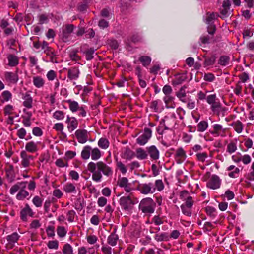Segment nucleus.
<instances>
[{"mask_svg": "<svg viewBox=\"0 0 254 254\" xmlns=\"http://www.w3.org/2000/svg\"><path fill=\"white\" fill-rule=\"evenodd\" d=\"M87 169L92 173V179L96 182H99L101 181L102 173L107 177L111 176L113 174L112 168L102 161L96 163L90 162L87 165Z\"/></svg>", "mask_w": 254, "mask_h": 254, "instance_id": "1", "label": "nucleus"}, {"mask_svg": "<svg viewBox=\"0 0 254 254\" xmlns=\"http://www.w3.org/2000/svg\"><path fill=\"white\" fill-rule=\"evenodd\" d=\"M180 198L185 201V203L181 205L182 213L188 216H190L192 214V207L194 203L192 197L188 191L184 190L180 193Z\"/></svg>", "mask_w": 254, "mask_h": 254, "instance_id": "2", "label": "nucleus"}, {"mask_svg": "<svg viewBox=\"0 0 254 254\" xmlns=\"http://www.w3.org/2000/svg\"><path fill=\"white\" fill-rule=\"evenodd\" d=\"M156 204L153 200L149 197L143 199L139 205V209L143 213L151 214L154 212Z\"/></svg>", "mask_w": 254, "mask_h": 254, "instance_id": "3", "label": "nucleus"}, {"mask_svg": "<svg viewBox=\"0 0 254 254\" xmlns=\"http://www.w3.org/2000/svg\"><path fill=\"white\" fill-rule=\"evenodd\" d=\"M137 190H138L141 194L145 195L153 194L156 191L154 184L152 182L139 183L137 186Z\"/></svg>", "mask_w": 254, "mask_h": 254, "instance_id": "4", "label": "nucleus"}, {"mask_svg": "<svg viewBox=\"0 0 254 254\" xmlns=\"http://www.w3.org/2000/svg\"><path fill=\"white\" fill-rule=\"evenodd\" d=\"M18 69H16L15 72L6 71L4 73V79L5 81L9 84H16L18 80Z\"/></svg>", "mask_w": 254, "mask_h": 254, "instance_id": "5", "label": "nucleus"}, {"mask_svg": "<svg viewBox=\"0 0 254 254\" xmlns=\"http://www.w3.org/2000/svg\"><path fill=\"white\" fill-rule=\"evenodd\" d=\"M119 203L122 208L124 210H129L131 206L134 204L132 200V196L131 194L127 196H123L119 200Z\"/></svg>", "mask_w": 254, "mask_h": 254, "instance_id": "6", "label": "nucleus"}, {"mask_svg": "<svg viewBox=\"0 0 254 254\" xmlns=\"http://www.w3.org/2000/svg\"><path fill=\"white\" fill-rule=\"evenodd\" d=\"M152 136V130L149 128H145L144 132L136 139L137 143L140 145H144Z\"/></svg>", "mask_w": 254, "mask_h": 254, "instance_id": "7", "label": "nucleus"}, {"mask_svg": "<svg viewBox=\"0 0 254 254\" xmlns=\"http://www.w3.org/2000/svg\"><path fill=\"white\" fill-rule=\"evenodd\" d=\"M20 157L21 158V165L25 168L30 166L31 162L34 160V157L27 153V152L23 150L20 153Z\"/></svg>", "mask_w": 254, "mask_h": 254, "instance_id": "8", "label": "nucleus"}, {"mask_svg": "<svg viewBox=\"0 0 254 254\" xmlns=\"http://www.w3.org/2000/svg\"><path fill=\"white\" fill-rule=\"evenodd\" d=\"M65 123L67 124V128L69 132H72L76 129L78 126V121L74 117L67 116Z\"/></svg>", "mask_w": 254, "mask_h": 254, "instance_id": "9", "label": "nucleus"}, {"mask_svg": "<svg viewBox=\"0 0 254 254\" xmlns=\"http://www.w3.org/2000/svg\"><path fill=\"white\" fill-rule=\"evenodd\" d=\"M221 180L216 175H213L207 183V187L210 189L215 190L220 188Z\"/></svg>", "mask_w": 254, "mask_h": 254, "instance_id": "10", "label": "nucleus"}, {"mask_svg": "<svg viewBox=\"0 0 254 254\" xmlns=\"http://www.w3.org/2000/svg\"><path fill=\"white\" fill-rule=\"evenodd\" d=\"M89 133L85 129H77L75 132V136L80 143H85L88 139Z\"/></svg>", "mask_w": 254, "mask_h": 254, "instance_id": "11", "label": "nucleus"}, {"mask_svg": "<svg viewBox=\"0 0 254 254\" xmlns=\"http://www.w3.org/2000/svg\"><path fill=\"white\" fill-rule=\"evenodd\" d=\"M80 74L79 69L77 67H71L67 69V78L70 81L77 80Z\"/></svg>", "mask_w": 254, "mask_h": 254, "instance_id": "12", "label": "nucleus"}, {"mask_svg": "<svg viewBox=\"0 0 254 254\" xmlns=\"http://www.w3.org/2000/svg\"><path fill=\"white\" fill-rule=\"evenodd\" d=\"M20 236L17 232H14L11 235H9L6 237V240L8 243L6 244L7 248L12 249L15 246V244L17 242Z\"/></svg>", "mask_w": 254, "mask_h": 254, "instance_id": "13", "label": "nucleus"}, {"mask_svg": "<svg viewBox=\"0 0 254 254\" xmlns=\"http://www.w3.org/2000/svg\"><path fill=\"white\" fill-rule=\"evenodd\" d=\"M74 26L73 24H67L63 29L62 39L64 42H66L70 35L73 31Z\"/></svg>", "mask_w": 254, "mask_h": 254, "instance_id": "14", "label": "nucleus"}, {"mask_svg": "<svg viewBox=\"0 0 254 254\" xmlns=\"http://www.w3.org/2000/svg\"><path fill=\"white\" fill-rule=\"evenodd\" d=\"M135 156V153L131 150L128 147H126L122 149L121 154V157L124 159L130 160Z\"/></svg>", "mask_w": 254, "mask_h": 254, "instance_id": "15", "label": "nucleus"}, {"mask_svg": "<svg viewBox=\"0 0 254 254\" xmlns=\"http://www.w3.org/2000/svg\"><path fill=\"white\" fill-rule=\"evenodd\" d=\"M20 218L23 221H27V216L33 217L34 213L28 204H26L23 209H21L20 213Z\"/></svg>", "mask_w": 254, "mask_h": 254, "instance_id": "16", "label": "nucleus"}, {"mask_svg": "<svg viewBox=\"0 0 254 254\" xmlns=\"http://www.w3.org/2000/svg\"><path fill=\"white\" fill-rule=\"evenodd\" d=\"M88 47L87 44H83L81 46L80 51L84 55H85L86 59L87 60H90L93 58V54L95 52L93 48H87Z\"/></svg>", "mask_w": 254, "mask_h": 254, "instance_id": "17", "label": "nucleus"}, {"mask_svg": "<svg viewBox=\"0 0 254 254\" xmlns=\"http://www.w3.org/2000/svg\"><path fill=\"white\" fill-rule=\"evenodd\" d=\"M211 109L214 114H216L218 116L220 115L224 116V113L226 112V108L223 107L219 101L214 103L213 106H211Z\"/></svg>", "mask_w": 254, "mask_h": 254, "instance_id": "18", "label": "nucleus"}, {"mask_svg": "<svg viewBox=\"0 0 254 254\" xmlns=\"http://www.w3.org/2000/svg\"><path fill=\"white\" fill-rule=\"evenodd\" d=\"M174 157L177 163L181 164L185 161L187 155L184 150L182 147H180L176 150Z\"/></svg>", "mask_w": 254, "mask_h": 254, "instance_id": "19", "label": "nucleus"}, {"mask_svg": "<svg viewBox=\"0 0 254 254\" xmlns=\"http://www.w3.org/2000/svg\"><path fill=\"white\" fill-rule=\"evenodd\" d=\"M213 130L210 131V133L215 136H224V134L226 131V129L223 128L222 126L221 125L218 124H215L212 126Z\"/></svg>", "mask_w": 254, "mask_h": 254, "instance_id": "20", "label": "nucleus"}, {"mask_svg": "<svg viewBox=\"0 0 254 254\" xmlns=\"http://www.w3.org/2000/svg\"><path fill=\"white\" fill-rule=\"evenodd\" d=\"M146 149L151 159L156 160L159 158V151L155 145H151Z\"/></svg>", "mask_w": 254, "mask_h": 254, "instance_id": "21", "label": "nucleus"}, {"mask_svg": "<svg viewBox=\"0 0 254 254\" xmlns=\"http://www.w3.org/2000/svg\"><path fill=\"white\" fill-rule=\"evenodd\" d=\"M44 53L46 55V57L49 59V61L53 63H58L56 57L57 52L53 48H51L46 51H44Z\"/></svg>", "mask_w": 254, "mask_h": 254, "instance_id": "22", "label": "nucleus"}, {"mask_svg": "<svg viewBox=\"0 0 254 254\" xmlns=\"http://www.w3.org/2000/svg\"><path fill=\"white\" fill-rule=\"evenodd\" d=\"M7 59L8 63L6 64L10 67H15L19 64V58L14 54H8Z\"/></svg>", "mask_w": 254, "mask_h": 254, "instance_id": "23", "label": "nucleus"}, {"mask_svg": "<svg viewBox=\"0 0 254 254\" xmlns=\"http://www.w3.org/2000/svg\"><path fill=\"white\" fill-rule=\"evenodd\" d=\"M27 182H20L13 185L10 189V193L11 194H15L18 190L21 189L26 188Z\"/></svg>", "mask_w": 254, "mask_h": 254, "instance_id": "24", "label": "nucleus"}, {"mask_svg": "<svg viewBox=\"0 0 254 254\" xmlns=\"http://www.w3.org/2000/svg\"><path fill=\"white\" fill-rule=\"evenodd\" d=\"M22 99L24 100L23 103L24 106L28 109L32 107L33 98L28 92L23 94Z\"/></svg>", "mask_w": 254, "mask_h": 254, "instance_id": "25", "label": "nucleus"}, {"mask_svg": "<svg viewBox=\"0 0 254 254\" xmlns=\"http://www.w3.org/2000/svg\"><path fill=\"white\" fill-rule=\"evenodd\" d=\"M232 126L234 130L238 134H240L242 132L244 125L240 120L234 121L230 125Z\"/></svg>", "mask_w": 254, "mask_h": 254, "instance_id": "26", "label": "nucleus"}, {"mask_svg": "<svg viewBox=\"0 0 254 254\" xmlns=\"http://www.w3.org/2000/svg\"><path fill=\"white\" fill-rule=\"evenodd\" d=\"M25 151L29 153H35L38 150V143L33 141L27 142L25 145Z\"/></svg>", "mask_w": 254, "mask_h": 254, "instance_id": "27", "label": "nucleus"}, {"mask_svg": "<svg viewBox=\"0 0 254 254\" xmlns=\"http://www.w3.org/2000/svg\"><path fill=\"white\" fill-rule=\"evenodd\" d=\"M203 57L204 58L203 63L204 67L212 65L215 64L216 59L215 55H212L210 57L204 55Z\"/></svg>", "mask_w": 254, "mask_h": 254, "instance_id": "28", "label": "nucleus"}, {"mask_svg": "<svg viewBox=\"0 0 254 254\" xmlns=\"http://www.w3.org/2000/svg\"><path fill=\"white\" fill-rule=\"evenodd\" d=\"M186 75L184 74H177L175 75V78L172 81V84L174 85H178L182 84L186 79Z\"/></svg>", "mask_w": 254, "mask_h": 254, "instance_id": "29", "label": "nucleus"}, {"mask_svg": "<svg viewBox=\"0 0 254 254\" xmlns=\"http://www.w3.org/2000/svg\"><path fill=\"white\" fill-rule=\"evenodd\" d=\"M154 239L157 242L167 241L169 240V236L168 233L166 232L156 233L154 236Z\"/></svg>", "mask_w": 254, "mask_h": 254, "instance_id": "30", "label": "nucleus"}, {"mask_svg": "<svg viewBox=\"0 0 254 254\" xmlns=\"http://www.w3.org/2000/svg\"><path fill=\"white\" fill-rule=\"evenodd\" d=\"M33 83L36 87L40 88L43 87L44 86L45 80L41 76H34L33 78Z\"/></svg>", "mask_w": 254, "mask_h": 254, "instance_id": "31", "label": "nucleus"}, {"mask_svg": "<svg viewBox=\"0 0 254 254\" xmlns=\"http://www.w3.org/2000/svg\"><path fill=\"white\" fill-rule=\"evenodd\" d=\"M174 98L170 96H166L164 98V101L167 108H175L176 104L174 101Z\"/></svg>", "mask_w": 254, "mask_h": 254, "instance_id": "32", "label": "nucleus"}, {"mask_svg": "<svg viewBox=\"0 0 254 254\" xmlns=\"http://www.w3.org/2000/svg\"><path fill=\"white\" fill-rule=\"evenodd\" d=\"M5 172L7 178L12 181L15 177L13 166L12 165H8L5 168Z\"/></svg>", "mask_w": 254, "mask_h": 254, "instance_id": "33", "label": "nucleus"}, {"mask_svg": "<svg viewBox=\"0 0 254 254\" xmlns=\"http://www.w3.org/2000/svg\"><path fill=\"white\" fill-rule=\"evenodd\" d=\"M66 102L68 104L69 108L72 112H76L78 110L80 106L76 101L69 99L66 100Z\"/></svg>", "mask_w": 254, "mask_h": 254, "instance_id": "34", "label": "nucleus"}, {"mask_svg": "<svg viewBox=\"0 0 254 254\" xmlns=\"http://www.w3.org/2000/svg\"><path fill=\"white\" fill-rule=\"evenodd\" d=\"M91 147L90 146H85L81 151V156L83 159L87 160L89 158L91 154Z\"/></svg>", "mask_w": 254, "mask_h": 254, "instance_id": "35", "label": "nucleus"}, {"mask_svg": "<svg viewBox=\"0 0 254 254\" xmlns=\"http://www.w3.org/2000/svg\"><path fill=\"white\" fill-rule=\"evenodd\" d=\"M91 157L93 160H97L100 159L102 156L100 150L97 147L93 149L91 148Z\"/></svg>", "mask_w": 254, "mask_h": 254, "instance_id": "36", "label": "nucleus"}, {"mask_svg": "<svg viewBox=\"0 0 254 254\" xmlns=\"http://www.w3.org/2000/svg\"><path fill=\"white\" fill-rule=\"evenodd\" d=\"M64 191L66 193H76V187L74 184L71 183H67L64 187Z\"/></svg>", "mask_w": 254, "mask_h": 254, "instance_id": "37", "label": "nucleus"}, {"mask_svg": "<svg viewBox=\"0 0 254 254\" xmlns=\"http://www.w3.org/2000/svg\"><path fill=\"white\" fill-rule=\"evenodd\" d=\"M230 3L229 0H224L223 2L222 9L220 10V13L226 17L227 15L228 10L230 9Z\"/></svg>", "mask_w": 254, "mask_h": 254, "instance_id": "38", "label": "nucleus"}, {"mask_svg": "<svg viewBox=\"0 0 254 254\" xmlns=\"http://www.w3.org/2000/svg\"><path fill=\"white\" fill-rule=\"evenodd\" d=\"M216 16H218V15L217 13H215L214 12H208L206 14L205 23L207 24H214L213 23L214 22V20L216 19Z\"/></svg>", "mask_w": 254, "mask_h": 254, "instance_id": "39", "label": "nucleus"}, {"mask_svg": "<svg viewBox=\"0 0 254 254\" xmlns=\"http://www.w3.org/2000/svg\"><path fill=\"white\" fill-rule=\"evenodd\" d=\"M136 157L141 160H144L147 158L148 154L142 148H138L136 150Z\"/></svg>", "mask_w": 254, "mask_h": 254, "instance_id": "40", "label": "nucleus"}, {"mask_svg": "<svg viewBox=\"0 0 254 254\" xmlns=\"http://www.w3.org/2000/svg\"><path fill=\"white\" fill-rule=\"evenodd\" d=\"M186 87L185 86H184L183 87H181L179 91L176 93V95L179 99L182 101L183 102H186L187 101L186 100V94L185 92V88Z\"/></svg>", "mask_w": 254, "mask_h": 254, "instance_id": "41", "label": "nucleus"}, {"mask_svg": "<svg viewBox=\"0 0 254 254\" xmlns=\"http://www.w3.org/2000/svg\"><path fill=\"white\" fill-rule=\"evenodd\" d=\"M230 62V57L227 55H222L219 57L218 61V64L223 66H227L229 64Z\"/></svg>", "mask_w": 254, "mask_h": 254, "instance_id": "42", "label": "nucleus"}, {"mask_svg": "<svg viewBox=\"0 0 254 254\" xmlns=\"http://www.w3.org/2000/svg\"><path fill=\"white\" fill-rule=\"evenodd\" d=\"M29 195V192L25 190V188L21 189L16 195V199L19 200H24Z\"/></svg>", "mask_w": 254, "mask_h": 254, "instance_id": "43", "label": "nucleus"}, {"mask_svg": "<svg viewBox=\"0 0 254 254\" xmlns=\"http://www.w3.org/2000/svg\"><path fill=\"white\" fill-rule=\"evenodd\" d=\"M118 239V235L115 233H112L108 237L107 242L110 245L114 246L116 245Z\"/></svg>", "mask_w": 254, "mask_h": 254, "instance_id": "44", "label": "nucleus"}, {"mask_svg": "<svg viewBox=\"0 0 254 254\" xmlns=\"http://www.w3.org/2000/svg\"><path fill=\"white\" fill-rule=\"evenodd\" d=\"M139 60L144 66L146 67L150 64L151 58L148 56L144 55L139 57Z\"/></svg>", "mask_w": 254, "mask_h": 254, "instance_id": "45", "label": "nucleus"}, {"mask_svg": "<svg viewBox=\"0 0 254 254\" xmlns=\"http://www.w3.org/2000/svg\"><path fill=\"white\" fill-rule=\"evenodd\" d=\"M98 145L103 149H106L109 146V142L106 138H101L98 142Z\"/></svg>", "mask_w": 254, "mask_h": 254, "instance_id": "46", "label": "nucleus"}, {"mask_svg": "<svg viewBox=\"0 0 254 254\" xmlns=\"http://www.w3.org/2000/svg\"><path fill=\"white\" fill-rule=\"evenodd\" d=\"M62 252L64 254H73V248L68 243H66L64 245Z\"/></svg>", "mask_w": 254, "mask_h": 254, "instance_id": "47", "label": "nucleus"}, {"mask_svg": "<svg viewBox=\"0 0 254 254\" xmlns=\"http://www.w3.org/2000/svg\"><path fill=\"white\" fill-rule=\"evenodd\" d=\"M207 122L205 121H202L197 124V131L198 132H203L207 129Z\"/></svg>", "mask_w": 254, "mask_h": 254, "instance_id": "48", "label": "nucleus"}, {"mask_svg": "<svg viewBox=\"0 0 254 254\" xmlns=\"http://www.w3.org/2000/svg\"><path fill=\"white\" fill-rule=\"evenodd\" d=\"M53 117L57 120H63L64 118L65 113L62 111L57 110L53 113Z\"/></svg>", "mask_w": 254, "mask_h": 254, "instance_id": "49", "label": "nucleus"}, {"mask_svg": "<svg viewBox=\"0 0 254 254\" xmlns=\"http://www.w3.org/2000/svg\"><path fill=\"white\" fill-rule=\"evenodd\" d=\"M167 121V124L170 127H173L176 124V117L174 114L171 116L170 117H165V119Z\"/></svg>", "mask_w": 254, "mask_h": 254, "instance_id": "50", "label": "nucleus"}, {"mask_svg": "<svg viewBox=\"0 0 254 254\" xmlns=\"http://www.w3.org/2000/svg\"><path fill=\"white\" fill-rule=\"evenodd\" d=\"M208 156L207 153L205 152H198L196 154L197 159L202 162H204Z\"/></svg>", "mask_w": 254, "mask_h": 254, "instance_id": "51", "label": "nucleus"}, {"mask_svg": "<svg viewBox=\"0 0 254 254\" xmlns=\"http://www.w3.org/2000/svg\"><path fill=\"white\" fill-rule=\"evenodd\" d=\"M2 99L1 102L9 101L12 98V94L9 91H4L1 94Z\"/></svg>", "mask_w": 254, "mask_h": 254, "instance_id": "52", "label": "nucleus"}, {"mask_svg": "<svg viewBox=\"0 0 254 254\" xmlns=\"http://www.w3.org/2000/svg\"><path fill=\"white\" fill-rule=\"evenodd\" d=\"M57 233L58 235L61 237H64L67 233L65 228L63 226H58L57 228Z\"/></svg>", "mask_w": 254, "mask_h": 254, "instance_id": "53", "label": "nucleus"}, {"mask_svg": "<svg viewBox=\"0 0 254 254\" xmlns=\"http://www.w3.org/2000/svg\"><path fill=\"white\" fill-rule=\"evenodd\" d=\"M128 183V179L125 177L119 178L117 181V185L121 188L125 187Z\"/></svg>", "mask_w": 254, "mask_h": 254, "instance_id": "54", "label": "nucleus"}, {"mask_svg": "<svg viewBox=\"0 0 254 254\" xmlns=\"http://www.w3.org/2000/svg\"><path fill=\"white\" fill-rule=\"evenodd\" d=\"M43 199L38 196H35L32 199L33 203L37 207H40L42 205Z\"/></svg>", "mask_w": 254, "mask_h": 254, "instance_id": "55", "label": "nucleus"}, {"mask_svg": "<svg viewBox=\"0 0 254 254\" xmlns=\"http://www.w3.org/2000/svg\"><path fill=\"white\" fill-rule=\"evenodd\" d=\"M47 246L50 249L57 250L59 247V242L57 240L49 241L47 244Z\"/></svg>", "mask_w": 254, "mask_h": 254, "instance_id": "56", "label": "nucleus"}, {"mask_svg": "<svg viewBox=\"0 0 254 254\" xmlns=\"http://www.w3.org/2000/svg\"><path fill=\"white\" fill-rule=\"evenodd\" d=\"M55 164L59 167H67L68 165L67 161L64 162V159L62 158L57 159L55 162Z\"/></svg>", "mask_w": 254, "mask_h": 254, "instance_id": "57", "label": "nucleus"}, {"mask_svg": "<svg viewBox=\"0 0 254 254\" xmlns=\"http://www.w3.org/2000/svg\"><path fill=\"white\" fill-rule=\"evenodd\" d=\"M206 101L209 104L211 105V106H213L214 103H216L218 102L216 101V97L215 94L208 96L206 98Z\"/></svg>", "mask_w": 254, "mask_h": 254, "instance_id": "58", "label": "nucleus"}, {"mask_svg": "<svg viewBox=\"0 0 254 254\" xmlns=\"http://www.w3.org/2000/svg\"><path fill=\"white\" fill-rule=\"evenodd\" d=\"M237 150V146L234 142H231L227 145V151L230 154H232L236 151Z\"/></svg>", "mask_w": 254, "mask_h": 254, "instance_id": "59", "label": "nucleus"}, {"mask_svg": "<svg viewBox=\"0 0 254 254\" xmlns=\"http://www.w3.org/2000/svg\"><path fill=\"white\" fill-rule=\"evenodd\" d=\"M156 189L159 191H161L164 189V186L162 180H157L155 181L154 185Z\"/></svg>", "mask_w": 254, "mask_h": 254, "instance_id": "60", "label": "nucleus"}, {"mask_svg": "<svg viewBox=\"0 0 254 254\" xmlns=\"http://www.w3.org/2000/svg\"><path fill=\"white\" fill-rule=\"evenodd\" d=\"M158 101L154 100L150 102V108L153 110L155 112L159 111Z\"/></svg>", "mask_w": 254, "mask_h": 254, "instance_id": "61", "label": "nucleus"}, {"mask_svg": "<svg viewBox=\"0 0 254 254\" xmlns=\"http://www.w3.org/2000/svg\"><path fill=\"white\" fill-rule=\"evenodd\" d=\"M127 167L129 168L130 171H132L134 169L139 168L140 164L138 161H134L128 164Z\"/></svg>", "mask_w": 254, "mask_h": 254, "instance_id": "62", "label": "nucleus"}, {"mask_svg": "<svg viewBox=\"0 0 254 254\" xmlns=\"http://www.w3.org/2000/svg\"><path fill=\"white\" fill-rule=\"evenodd\" d=\"M75 214V212L74 210H71L68 211L67 213V217L68 221L70 222H73L74 221Z\"/></svg>", "mask_w": 254, "mask_h": 254, "instance_id": "63", "label": "nucleus"}, {"mask_svg": "<svg viewBox=\"0 0 254 254\" xmlns=\"http://www.w3.org/2000/svg\"><path fill=\"white\" fill-rule=\"evenodd\" d=\"M117 166L122 174H125L127 173L126 167L121 161H117Z\"/></svg>", "mask_w": 254, "mask_h": 254, "instance_id": "64", "label": "nucleus"}]
</instances>
